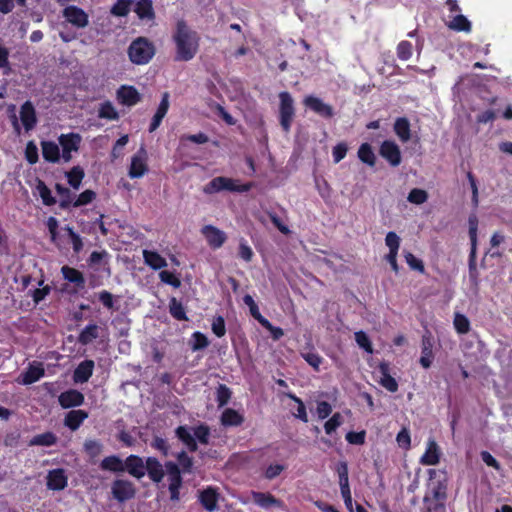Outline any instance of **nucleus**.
Masks as SVG:
<instances>
[{
	"label": "nucleus",
	"instance_id": "nucleus-1",
	"mask_svg": "<svg viewBox=\"0 0 512 512\" xmlns=\"http://www.w3.org/2000/svg\"><path fill=\"white\" fill-rule=\"evenodd\" d=\"M175 44V60L188 62L199 51L200 36L184 20H178L172 34Z\"/></svg>",
	"mask_w": 512,
	"mask_h": 512
},
{
	"label": "nucleus",
	"instance_id": "nucleus-2",
	"mask_svg": "<svg viewBox=\"0 0 512 512\" xmlns=\"http://www.w3.org/2000/svg\"><path fill=\"white\" fill-rule=\"evenodd\" d=\"M251 187V183H241L237 179L219 176L213 178L208 184H206L203 191L206 194H214L224 190L243 193L249 191Z\"/></svg>",
	"mask_w": 512,
	"mask_h": 512
},
{
	"label": "nucleus",
	"instance_id": "nucleus-3",
	"mask_svg": "<svg viewBox=\"0 0 512 512\" xmlns=\"http://www.w3.org/2000/svg\"><path fill=\"white\" fill-rule=\"evenodd\" d=\"M155 54L153 43L145 37H138L130 44L128 55L132 63L147 64Z\"/></svg>",
	"mask_w": 512,
	"mask_h": 512
},
{
	"label": "nucleus",
	"instance_id": "nucleus-4",
	"mask_svg": "<svg viewBox=\"0 0 512 512\" xmlns=\"http://www.w3.org/2000/svg\"><path fill=\"white\" fill-rule=\"evenodd\" d=\"M176 435L187 446L188 449L195 451L197 449L196 440L202 444L208 443L209 429L203 425H200L196 428L179 426L176 429Z\"/></svg>",
	"mask_w": 512,
	"mask_h": 512
},
{
	"label": "nucleus",
	"instance_id": "nucleus-5",
	"mask_svg": "<svg viewBox=\"0 0 512 512\" xmlns=\"http://www.w3.org/2000/svg\"><path fill=\"white\" fill-rule=\"evenodd\" d=\"M58 142L61 148L63 162L68 163L73 158V153L79 151L82 137L78 133L61 134L58 137Z\"/></svg>",
	"mask_w": 512,
	"mask_h": 512
},
{
	"label": "nucleus",
	"instance_id": "nucleus-6",
	"mask_svg": "<svg viewBox=\"0 0 512 512\" xmlns=\"http://www.w3.org/2000/svg\"><path fill=\"white\" fill-rule=\"evenodd\" d=\"M148 153L142 145L138 151L131 157V163L128 170L130 178H141L148 172Z\"/></svg>",
	"mask_w": 512,
	"mask_h": 512
},
{
	"label": "nucleus",
	"instance_id": "nucleus-7",
	"mask_svg": "<svg viewBox=\"0 0 512 512\" xmlns=\"http://www.w3.org/2000/svg\"><path fill=\"white\" fill-rule=\"evenodd\" d=\"M280 99V124L285 132H288L295 114L293 99L288 92H281Z\"/></svg>",
	"mask_w": 512,
	"mask_h": 512
},
{
	"label": "nucleus",
	"instance_id": "nucleus-8",
	"mask_svg": "<svg viewBox=\"0 0 512 512\" xmlns=\"http://www.w3.org/2000/svg\"><path fill=\"white\" fill-rule=\"evenodd\" d=\"M251 500L260 508L272 512L274 509H285V504L269 492L252 491Z\"/></svg>",
	"mask_w": 512,
	"mask_h": 512
},
{
	"label": "nucleus",
	"instance_id": "nucleus-9",
	"mask_svg": "<svg viewBox=\"0 0 512 512\" xmlns=\"http://www.w3.org/2000/svg\"><path fill=\"white\" fill-rule=\"evenodd\" d=\"M446 498L445 487L438 485L431 488L424 498L426 512H445L444 500Z\"/></svg>",
	"mask_w": 512,
	"mask_h": 512
},
{
	"label": "nucleus",
	"instance_id": "nucleus-10",
	"mask_svg": "<svg viewBox=\"0 0 512 512\" xmlns=\"http://www.w3.org/2000/svg\"><path fill=\"white\" fill-rule=\"evenodd\" d=\"M165 471L169 482L170 499L178 501L180 498V487L182 485V478L178 466L173 462L165 464Z\"/></svg>",
	"mask_w": 512,
	"mask_h": 512
},
{
	"label": "nucleus",
	"instance_id": "nucleus-11",
	"mask_svg": "<svg viewBox=\"0 0 512 512\" xmlns=\"http://www.w3.org/2000/svg\"><path fill=\"white\" fill-rule=\"evenodd\" d=\"M379 153L391 166L397 167L401 164V151L394 141L385 140L380 146Z\"/></svg>",
	"mask_w": 512,
	"mask_h": 512
},
{
	"label": "nucleus",
	"instance_id": "nucleus-12",
	"mask_svg": "<svg viewBox=\"0 0 512 512\" xmlns=\"http://www.w3.org/2000/svg\"><path fill=\"white\" fill-rule=\"evenodd\" d=\"M385 244L389 248V253L385 258L390 264L392 270L398 273L399 267L397 264V256L400 247V237L395 232H388L385 237Z\"/></svg>",
	"mask_w": 512,
	"mask_h": 512
},
{
	"label": "nucleus",
	"instance_id": "nucleus-13",
	"mask_svg": "<svg viewBox=\"0 0 512 512\" xmlns=\"http://www.w3.org/2000/svg\"><path fill=\"white\" fill-rule=\"evenodd\" d=\"M201 233L204 236L207 244L212 249H218L225 243L227 236L224 231L213 225H205L201 229Z\"/></svg>",
	"mask_w": 512,
	"mask_h": 512
},
{
	"label": "nucleus",
	"instance_id": "nucleus-14",
	"mask_svg": "<svg viewBox=\"0 0 512 512\" xmlns=\"http://www.w3.org/2000/svg\"><path fill=\"white\" fill-rule=\"evenodd\" d=\"M64 18L77 28H85L89 23L87 13L74 5L68 6L63 10Z\"/></svg>",
	"mask_w": 512,
	"mask_h": 512
},
{
	"label": "nucleus",
	"instance_id": "nucleus-15",
	"mask_svg": "<svg viewBox=\"0 0 512 512\" xmlns=\"http://www.w3.org/2000/svg\"><path fill=\"white\" fill-rule=\"evenodd\" d=\"M44 372L45 370L43 364L34 361L29 364L26 371L20 374V376L17 378V382L22 385L33 384L44 376Z\"/></svg>",
	"mask_w": 512,
	"mask_h": 512
},
{
	"label": "nucleus",
	"instance_id": "nucleus-16",
	"mask_svg": "<svg viewBox=\"0 0 512 512\" xmlns=\"http://www.w3.org/2000/svg\"><path fill=\"white\" fill-rule=\"evenodd\" d=\"M111 490L114 498L120 502L129 500L135 495V488L133 483L127 480L114 481Z\"/></svg>",
	"mask_w": 512,
	"mask_h": 512
},
{
	"label": "nucleus",
	"instance_id": "nucleus-17",
	"mask_svg": "<svg viewBox=\"0 0 512 512\" xmlns=\"http://www.w3.org/2000/svg\"><path fill=\"white\" fill-rule=\"evenodd\" d=\"M304 105L314 111L316 114L324 117V118H330L333 116V109L332 107L323 102L322 99L309 95L305 97L303 101Z\"/></svg>",
	"mask_w": 512,
	"mask_h": 512
},
{
	"label": "nucleus",
	"instance_id": "nucleus-18",
	"mask_svg": "<svg viewBox=\"0 0 512 512\" xmlns=\"http://www.w3.org/2000/svg\"><path fill=\"white\" fill-rule=\"evenodd\" d=\"M42 155L47 162L59 163L63 161L61 148L59 142L42 141L41 142Z\"/></svg>",
	"mask_w": 512,
	"mask_h": 512
},
{
	"label": "nucleus",
	"instance_id": "nucleus-19",
	"mask_svg": "<svg viewBox=\"0 0 512 512\" xmlns=\"http://www.w3.org/2000/svg\"><path fill=\"white\" fill-rule=\"evenodd\" d=\"M441 452L435 440L429 439L426 451L420 458V463L427 466L437 465L440 461Z\"/></svg>",
	"mask_w": 512,
	"mask_h": 512
},
{
	"label": "nucleus",
	"instance_id": "nucleus-20",
	"mask_svg": "<svg viewBox=\"0 0 512 512\" xmlns=\"http://www.w3.org/2000/svg\"><path fill=\"white\" fill-rule=\"evenodd\" d=\"M146 463L144 464L142 458L130 455L124 461V470H127L129 474L140 479L145 475Z\"/></svg>",
	"mask_w": 512,
	"mask_h": 512
},
{
	"label": "nucleus",
	"instance_id": "nucleus-21",
	"mask_svg": "<svg viewBox=\"0 0 512 512\" xmlns=\"http://www.w3.org/2000/svg\"><path fill=\"white\" fill-rule=\"evenodd\" d=\"M118 101L126 106H133L140 101V94L132 86H121L117 91Z\"/></svg>",
	"mask_w": 512,
	"mask_h": 512
},
{
	"label": "nucleus",
	"instance_id": "nucleus-22",
	"mask_svg": "<svg viewBox=\"0 0 512 512\" xmlns=\"http://www.w3.org/2000/svg\"><path fill=\"white\" fill-rule=\"evenodd\" d=\"M67 486V476L63 469L51 470L47 475V487L51 490H63Z\"/></svg>",
	"mask_w": 512,
	"mask_h": 512
},
{
	"label": "nucleus",
	"instance_id": "nucleus-23",
	"mask_svg": "<svg viewBox=\"0 0 512 512\" xmlns=\"http://www.w3.org/2000/svg\"><path fill=\"white\" fill-rule=\"evenodd\" d=\"M84 401V396L77 390H68L60 394L59 403L64 408L80 406Z\"/></svg>",
	"mask_w": 512,
	"mask_h": 512
},
{
	"label": "nucleus",
	"instance_id": "nucleus-24",
	"mask_svg": "<svg viewBox=\"0 0 512 512\" xmlns=\"http://www.w3.org/2000/svg\"><path fill=\"white\" fill-rule=\"evenodd\" d=\"M379 383L389 392H396L398 390V383L389 373V364L380 363L379 365Z\"/></svg>",
	"mask_w": 512,
	"mask_h": 512
},
{
	"label": "nucleus",
	"instance_id": "nucleus-25",
	"mask_svg": "<svg viewBox=\"0 0 512 512\" xmlns=\"http://www.w3.org/2000/svg\"><path fill=\"white\" fill-rule=\"evenodd\" d=\"M20 119L26 131L34 128L36 125V114L35 109L31 102H25L20 110Z\"/></svg>",
	"mask_w": 512,
	"mask_h": 512
},
{
	"label": "nucleus",
	"instance_id": "nucleus-26",
	"mask_svg": "<svg viewBox=\"0 0 512 512\" xmlns=\"http://www.w3.org/2000/svg\"><path fill=\"white\" fill-rule=\"evenodd\" d=\"M94 362L85 360L81 362L74 371L73 379L76 383H84L89 380L93 373Z\"/></svg>",
	"mask_w": 512,
	"mask_h": 512
},
{
	"label": "nucleus",
	"instance_id": "nucleus-27",
	"mask_svg": "<svg viewBox=\"0 0 512 512\" xmlns=\"http://www.w3.org/2000/svg\"><path fill=\"white\" fill-rule=\"evenodd\" d=\"M148 473L150 479L154 482L159 483L164 477V469L161 463L153 457H149L146 460L145 473Z\"/></svg>",
	"mask_w": 512,
	"mask_h": 512
},
{
	"label": "nucleus",
	"instance_id": "nucleus-28",
	"mask_svg": "<svg viewBox=\"0 0 512 512\" xmlns=\"http://www.w3.org/2000/svg\"><path fill=\"white\" fill-rule=\"evenodd\" d=\"M143 259L146 265L153 270H159L167 266V261L158 252L143 250Z\"/></svg>",
	"mask_w": 512,
	"mask_h": 512
},
{
	"label": "nucleus",
	"instance_id": "nucleus-29",
	"mask_svg": "<svg viewBox=\"0 0 512 512\" xmlns=\"http://www.w3.org/2000/svg\"><path fill=\"white\" fill-rule=\"evenodd\" d=\"M199 500L206 510L214 511L217 508L218 494L209 487L200 492Z\"/></svg>",
	"mask_w": 512,
	"mask_h": 512
},
{
	"label": "nucleus",
	"instance_id": "nucleus-30",
	"mask_svg": "<svg viewBox=\"0 0 512 512\" xmlns=\"http://www.w3.org/2000/svg\"><path fill=\"white\" fill-rule=\"evenodd\" d=\"M134 11L141 20H153L155 17L152 0H139Z\"/></svg>",
	"mask_w": 512,
	"mask_h": 512
},
{
	"label": "nucleus",
	"instance_id": "nucleus-31",
	"mask_svg": "<svg viewBox=\"0 0 512 512\" xmlns=\"http://www.w3.org/2000/svg\"><path fill=\"white\" fill-rule=\"evenodd\" d=\"M433 360V343L430 337L424 336L422 339V352L420 364L423 368H429Z\"/></svg>",
	"mask_w": 512,
	"mask_h": 512
},
{
	"label": "nucleus",
	"instance_id": "nucleus-32",
	"mask_svg": "<svg viewBox=\"0 0 512 512\" xmlns=\"http://www.w3.org/2000/svg\"><path fill=\"white\" fill-rule=\"evenodd\" d=\"M87 417V413L83 410H72L65 417V425L71 430H76Z\"/></svg>",
	"mask_w": 512,
	"mask_h": 512
},
{
	"label": "nucleus",
	"instance_id": "nucleus-33",
	"mask_svg": "<svg viewBox=\"0 0 512 512\" xmlns=\"http://www.w3.org/2000/svg\"><path fill=\"white\" fill-rule=\"evenodd\" d=\"M447 26L454 31H471V22L462 14H457L449 20Z\"/></svg>",
	"mask_w": 512,
	"mask_h": 512
},
{
	"label": "nucleus",
	"instance_id": "nucleus-34",
	"mask_svg": "<svg viewBox=\"0 0 512 512\" xmlns=\"http://www.w3.org/2000/svg\"><path fill=\"white\" fill-rule=\"evenodd\" d=\"M61 272L65 280L74 283L78 287H83L85 280L80 271L69 266H63Z\"/></svg>",
	"mask_w": 512,
	"mask_h": 512
},
{
	"label": "nucleus",
	"instance_id": "nucleus-35",
	"mask_svg": "<svg viewBox=\"0 0 512 512\" xmlns=\"http://www.w3.org/2000/svg\"><path fill=\"white\" fill-rule=\"evenodd\" d=\"M66 178L69 185L78 190L85 176L84 170L80 166H74L70 171L66 172Z\"/></svg>",
	"mask_w": 512,
	"mask_h": 512
},
{
	"label": "nucleus",
	"instance_id": "nucleus-36",
	"mask_svg": "<svg viewBox=\"0 0 512 512\" xmlns=\"http://www.w3.org/2000/svg\"><path fill=\"white\" fill-rule=\"evenodd\" d=\"M394 131L402 142L410 139V124L406 118H398L394 124Z\"/></svg>",
	"mask_w": 512,
	"mask_h": 512
},
{
	"label": "nucleus",
	"instance_id": "nucleus-37",
	"mask_svg": "<svg viewBox=\"0 0 512 512\" xmlns=\"http://www.w3.org/2000/svg\"><path fill=\"white\" fill-rule=\"evenodd\" d=\"M358 157L359 159L369 165V166H374L375 163H376V156H375V153L371 147L370 144L368 143H363L359 149H358Z\"/></svg>",
	"mask_w": 512,
	"mask_h": 512
},
{
	"label": "nucleus",
	"instance_id": "nucleus-38",
	"mask_svg": "<svg viewBox=\"0 0 512 512\" xmlns=\"http://www.w3.org/2000/svg\"><path fill=\"white\" fill-rule=\"evenodd\" d=\"M221 422L225 426H238L243 422V416L233 409H226L222 413Z\"/></svg>",
	"mask_w": 512,
	"mask_h": 512
},
{
	"label": "nucleus",
	"instance_id": "nucleus-39",
	"mask_svg": "<svg viewBox=\"0 0 512 512\" xmlns=\"http://www.w3.org/2000/svg\"><path fill=\"white\" fill-rule=\"evenodd\" d=\"M101 468L113 472L124 471V462L117 456H109L102 460Z\"/></svg>",
	"mask_w": 512,
	"mask_h": 512
},
{
	"label": "nucleus",
	"instance_id": "nucleus-40",
	"mask_svg": "<svg viewBox=\"0 0 512 512\" xmlns=\"http://www.w3.org/2000/svg\"><path fill=\"white\" fill-rule=\"evenodd\" d=\"M98 337V326L95 324L87 325L79 335V342L82 345H87L91 343L94 339Z\"/></svg>",
	"mask_w": 512,
	"mask_h": 512
},
{
	"label": "nucleus",
	"instance_id": "nucleus-41",
	"mask_svg": "<svg viewBox=\"0 0 512 512\" xmlns=\"http://www.w3.org/2000/svg\"><path fill=\"white\" fill-rule=\"evenodd\" d=\"M36 191L42 199L43 204L51 206L56 203V199L52 196L51 190L46 186V184L43 181H38L36 185Z\"/></svg>",
	"mask_w": 512,
	"mask_h": 512
},
{
	"label": "nucleus",
	"instance_id": "nucleus-42",
	"mask_svg": "<svg viewBox=\"0 0 512 512\" xmlns=\"http://www.w3.org/2000/svg\"><path fill=\"white\" fill-rule=\"evenodd\" d=\"M477 227L478 221L476 216L469 217V236L471 240V253L470 258L474 259L476 254V244H477Z\"/></svg>",
	"mask_w": 512,
	"mask_h": 512
},
{
	"label": "nucleus",
	"instance_id": "nucleus-43",
	"mask_svg": "<svg viewBox=\"0 0 512 512\" xmlns=\"http://www.w3.org/2000/svg\"><path fill=\"white\" fill-rule=\"evenodd\" d=\"M169 312L177 320H187L185 309L176 298L170 300Z\"/></svg>",
	"mask_w": 512,
	"mask_h": 512
},
{
	"label": "nucleus",
	"instance_id": "nucleus-44",
	"mask_svg": "<svg viewBox=\"0 0 512 512\" xmlns=\"http://www.w3.org/2000/svg\"><path fill=\"white\" fill-rule=\"evenodd\" d=\"M56 436L51 432L36 435L31 440L32 445L51 446L56 443Z\"/></svg>",
	"mask_w": 512,
	"mask_h": 512
},
{
	"label": "nucleus",
	"instance_id": "nucleus-45",
	"mask_svg": "<svg viewBox=\"0 0 512 512\" xmlns=\"http://www.w3.org/2000/svg\"><path fill=\"white\" fill-rule=\"evenodd\" d=\"M96 197V194L92 190H85L82 192L79 196H77L75 199H72L71 206L73 207H81L84 205H87L91 203Z\"/></svg>",
	"mask_w": 512,
	"mask_h": 512
},
{
	"label": "nucleus",
	"instance_id": "nucleus-46",
	"mask_svg": "<svg viewBox=\"0 0 512 512\" xmlns=\"http://www.w3.org/2000/svg\"><path fill=\"white\" fill-rule=\"evenodd\" d=\"M456 331L460 334H466L470 329V322L468 318L460 313H456L453 321Z\"/></svg>",
	"mask_w": 512,
	"mask_h": 512
},
{
	"label": "nucleus",
	"instance_id": "nucleus-47",
	"mask_svg": "<svg viewBox=\"0 0 512 512\" xmlns=\"http://www.w3.org/2000/svg\"><path fill=\"white\" fill-rule=\"evenodd\" d=\"M209 345L208 338L201 332H194L191 338V348L193 351H198L206 348Z\"/></svg>",
	"mask_w": 512,
	"mask_h": 512
},
{
	"label": "nucleus",
	"instance_id": "nucleus-48",
	"mask_svg": "<svg viewBox=\"0 0 512 512\" xmlns=\"http://www.w3.org/2000/svg\"><path fill=\"white\" fill-rule=\"evenodd\" d=\"M56 191L61 198L60 199V207L68 208L69 206H71L73 196H72L70 190L60 184H57Z\"/></svg>",
	"mask_w": 512,
	"mask_h": 512
},
{
	"label": "nucleus",
	"instance_id": "nucleus-49",
	"mask_svg": "<svg viewBox=\"0 0 512 512\" xmlns=\"http://www.w3.org/2000/svg\"><path fill=\"white\" fill-rule=\"evenodd\" d=\"M354 336L355 341L360 348L364 349L367 353H373L372 343L365 332L357 331L355 332Z\"/></svg>",
	"mask_w": 512,
	"mask_h": 512
},
{
	"label": "nucleus",
	"instance_id": "nucleus-50",
	"mask_svg": "<svg viewBox=\"0 0 512 512\" xmlns=\"http://www.w3.org/2000/svg\"><path fill=\"white\" fill-rule=\"evenodd\" d=\"M413 46L409 41H401L397 46V56L400 60L407 61L411 58Z\"/></svg>",
	"mask_w": 512,
	"mask_h": 512
},
{
	"label": "nucleus",
	"instance_id": "nucleus-51",
	"mask_svg": "<svg viewBox=\"0 0 512 512\" xmlns=\"http://www.w3.org/2000/svg\"><path fill=\"white\" fill-rule=\"evenodd\" d=\"M404 258L408 266L415 271H418L420 273L425 272L424 264L422 260L415 257L411 252L404 251Z\"/></svg>",
	"mask_w": 512,
	"mask_h": 512
},
{
	"label": "nucleus",
	"instance_id": "nucleus-52",
	"mask_svg": "<svg viewBox=\"0 0 512 512\" xmlns=\"http://www.w3.org/2000/svg\"><path fill=\"white\" fill-rule=\"evenodd\" d=\"M407 199L410 203L420 205L427 201L428 194L425 190L414 188L408 194Z\"/></svg>",
	"mask_w": 512,
	"mask_h": 512
},
{
	"label": "nucleus",
	"instance_id": "nucleus-53",
	"mask_svg": "<svg viewBox=\"0 0 512 512\" xmlns=\"http://www.w3.org/2000/svg\"><path fill=\"white\" fill-rule=\"evenodd\" d=\"M159 278L163 283L171 285L174 288H179L181 286L180 279L171 271L162 270L159 273Z\"/></svg>",
	"mask_w": 512,
	"mask_h": 512
},
{
	"label": "nucleus",
	"instance_id": "nucleus-54",
	"mask_svg": "<svg viewBox=\"0 0 512 512\" xmlns=\"http://www.w3.org/2000/svg\"><path fill=\"white\" fill-rule=\"evenodd\" d=\"M287 396L290 399H292L295 403H297V409H296V412L294 413V416L297 417L298 419L302 420L305 423L308 422V415H307L306 408H305V405L302 402V400L291 393L287 394Z\"/></svg>",
	"mask_w": 512,
	"mask_h": 512
},
{
	"label": "nucleus",
	"instance_id": "nucleus-55",
	"mask_svg": "<svg viewBox=\"0 0 512 512\" xmlns=\"http://www.w3.org/2000/svg\"><path fill=\"white\" fill-rule=\"evenodd\" d=\"M343 424V417L340 413H335L324 425L325 432L332 434Z\"/></svg>",
	"mask_w": 512,
	"mask_h": 512
},
{
	"label": "nucleus",
	"instance_id": "nucleus-56",
	"mask_svg": "<svg viewBox=\"0 0 512 512\" xmlns=\"http://www.w3.org/2000/svg\"><path fill=\"white\" fill-rule=\"evenodd\" d=\"M131 0H118L111 9L115 16H126L130 11Z\"/></svg>",
	"mask_w": 512,
	"mask_h": 512
},
{
	"label": "nucleus",
	"instance_id": "nucleus-57",
	"mask_svg": "<svg viewBox=\"0 0 512 512\" xmlns=\"http://www.w3.org/2000/svg\"><path fill=\"white\" fill-rule=\"evenodd\" d=\"M99 116L101 118L115 120L118 118V112L110 102H105L100 107Z\"/></svg>",
	"mask_w": 512,
	"mask_h": 512
},
{
	"label": "nucleus",
	"instance_id": "nucleus-58",
	"mask_svg": "<svg viewBox=\"0 0 512 512\" xmlns=\"http://www.w3.org/2000/svg\"><path fill=\"white\" fill-rule=\"evenodd\" d=\"M243 302L245 303V305H247L249 307V310H250V313L251 315L260 323L261 322V319H265V317H263L260 312H259V309H258V306L257 304L255 303L253 297L251 295H245L243 297Z\"/></svg>",
	"mask_w": 512,
	"mask_h": 512
},
{
	"label": "nucleus",
	"instance_id": "nucleus-59",
	"mask_svg": "<svg viewBox=\"0 0 512 512\" xmlns=\"http://www.w3.org/2000/svg\"><path fill=\"white\" fill-rule=\"evenodd\" d=\"M25 157L30 164H35L38 161V148L33 141L27 143Z\"/></svg>",
	"mask_w": 512,
	"mask_h": 512
},
{
	"label": "nucleus",
	"instance_id": "nucleus-60",
	"mask_svg": "<svg viewBox=\"0 0 512 512\" xmlns=\"http://www.w3.org/2000/svg\"><path fill=\"white\" fill-rule=\"evenodd\" d=\"M260 324L270 332L274 340H279L284 335L282 328L273 326L266 318L261 319Z\"/></svg>",
	"mask_w": 512,
	"mask_h": 512
},
{
	"label": "nucleus",
	"instance_id": "nucleus-61",
	"mask_svg": "<svg viewBox=\"0 0 512 512\" xmlns=\"http://www.w3.org/2000/svg\"><path fill=\"white\" fill-rule=\"evenodd\" d=\"M302 357L305 361L312 366L315 370H319L322 363V357L315 352L302 353Z\"/></svg>",
	"mask_w": 512,
	"mask_h": 512
},
{
	"label": "nucleus",
	"instance_id": "nucleus-62",
	"mask_svg": "<svg viewBox=\"0 0 512 512\" xmlns=\"http://www.w3.org/2000/svg\"><path fill=\"white\" fill-rule=\"evenodd\" d=\"M231 396L229 388L225 385H220L217 389V402L220 407L227 404Z\"/></svg>",
	"mask_w": 512,
	"mask_h": 512
},
{
	"label": "nucleus",
	"instance_id": "nucleus-63",
	"mask_svg": "<svg viewBox=\"0 0 512 512\" xmlns=\"http://www.w3.org/2000/svg\"><path fill=\"white\" fill-rule=\"evenodd\" d=\"M65 229L68 232V235L70 237V240H71V243L73 246V250L76 253L80 252L81 249L83 248V242H82L81 237L77 233H75L71 227H66Z\"/></svg>",
	"mask_w": 512,
	"mask_h": 512
},
{
	"label": "nucleus",
	"instance_id": "nucleus-64",
	"mask_svg": "<svg viewBox=\"0 0 512 512\" xmlns=\"http://www.w3.org/2000/svg\"><path fill=\"white\" fill-rule=\"evenodd\" d=\"M212 331L217 337H222L226 333L225 322L223 317L218 316L212 322Z\"/></svg>",
	"mask_w": 512,
	"mask_h": 512
}]
</instances>
